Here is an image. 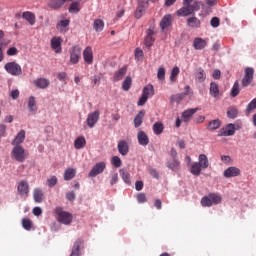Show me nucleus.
<instances>
[{"label": "nucleus", "mask_w": 256, "mask_h": 256, "mask_svg": "<svg viewBox=\"0 0 256 256\" xmlns=\"http://www.w3.org/2000/svg\"><path fill=\"white\" fill-rule=\"evenodd\" d=\"M255 75V70L253 68H246L245 74L242 79V87H249L253 82V76Z\"/></svg>", "instance_id": "obj_4"}, {"label": "nucleus", "mask_w": 256, "mask_h": 256, "mask_svg": "<svg viewBox=\"0 0 256 256\" xmlns=\"http://www.w3.org/2000/svg\"><path fill=\"white\" fill-rule=\"evenodd\" d=\"M239 93H241V89L239 88V81L236 80L233 84L230 95L231 97H237Z\"/></svg>", "instance_id": "obj_46"}, {"label": "nucleus", "mask_w": 256, "mask_h": 256, "mask_svg": "<svg viewBox=\"0 0 256 256\" xmlns=\"http://www.w3.org/2000/svg\"><path fill=\"white\" fill-rule=\"evenodd\" d=\"M99 110H96L90 114H88V117L86 119V123L88 125V127H90V129H93V127H95V125H97V122L99 121Z\"/></svg>", "instance_id": "obj_8"}, {"label": "nucleus", "mask_w": 256, "mask_h": 256, "mask_svg": "<svg viewBox=\"0 0 256 256\" xmlns=\"http://www.w3.org/2000/svg\"><path fill=\"white\" fill-rule=\"evenodd\" d=\"M180 73V70L177 66H175L172 71H171V74H170V81L171 83H175V81H177V76L179 75Z\"/></svg>", "instance_id": "obj_50"}, {"label": "nucleus", "mask_w": 256, "mask_h": 256, "mask_svg": "<svg viewBox=\"0 0 256 256\" xmlns=\"http://www.w3.org/2000/svg\"><path fill=\"white\" fill-rule=\"evenodd\" d=\"M219 137H231L235 135V124H228L225 128H222L219 133Z\"/></svg>", "instance_id": "obj_9"}, {"label": "nucleus", "mask_w": 256, "mask_h": 256, "mask_svg": "<svg viewBox=\"0 0 256 256\" xmlns=\"http://www.w3.org/2000/svg\"><path fill=\"white\" fill-rule=\"evenodd\" d=\"M142 95L145 97H153L155 95V90L153 88V85L148 84L147 86L144 87Z\"/></svg>", "instance_id": "obj_39"}, {"label": "nucleus", "mask_w": 256, "mask_h": 256, "mask_svg": "<svg viewBox=\"0 0 256 256\" xmlns=\"http://www.w3.org/2000/svg\"><path fill=\"white\" fill-rule=\"evenodd\" d=\"M69 23L70 21L69 20H61L57 26H56V29L58 31H60V33H65L67 31V27H69Z\"/></svg>", "instance_id": "obj_38"}, {"label": "nucleus", "mask_w": 256, "mask_h": 256, "mask_svg": "<svg viewBox=\"0 0 256 256\" xmlns=\"http://www.w3.org/2000/svg\"><path fill=\"white\" fill-rule=\"evenodd\" d=\"M147 99H149L147 96H144V94H142V96L140 97V99L138 100V107H143V105H145V103H147Z\"/></svg>", "instance_id": "obj_61"}, {"label": "nucleus", "mask_w": 256, "mask_h": 256, "mask_svg": "<svg viewBox=\"0 0 256 256\" xmlns=\"http://www.w3.org/2000/svg\"><path fill=\"white\" fill-rule=\"evenodd\" d=\"M63 5H65L64 0H50L49 2V7L52 9H60Z\"/></svg>", "instance_id": "obj_44"}, {"label": "nucleus", "mask_w": 256, "mask_h": 256, "mask_svg": "<svg viewBox=\"0 0 256 256\" xmlns=\"http://www.w3.org/2000/svg\"><path fill=\"white\" fill-rule=\"evenodd\" d=\"M49 80L45 78H38L34 80V85L38 87V89H47L49 87Z\"/></svg>", "instance_id": "obj_23"}, {"label": "nucleus", "mask_w": 256, "mask_h": 256, "mask_svg": "<svg viewBox=\"0 0 256 256\" xmlns=\"http://www.w3.org/2000/svg\"><path fill=\"white\" fill-rule=\"evenodd\" d=\"M58 221L59 223H63L64 225H71V221H73V216L66 211H57Z\"/></svg>", "instance_id": "obj_5"}, {"label": "nucleus", "mask_w": 256, "mask_h": 256, "mask_svg": "<svg viewBox=\"0 0 256 256\" xmlns=\"http://www.w3.org/2000/svg\"><path fill=\"white\" fill-rule=\"evenodd\" d=\"M93 29L97 33H100V31H103V29H105V22L103 20H101V19L94 20Z\"/></svg>", "instance_id": "obj_36"}, {"label": "nucleus", "mask_w": 256, "mask_h": 256, "mask_svg": "<svg viewBox=\"0 0 256 256\" xmlns=\"http://www.w3.org/2000/svg\"><path fill=\"white\" fill-rule=\"evenodd\" d=\"M219 127H221V120L219 119L211 120L207 125L208 131H216Z\"/></svg>", "instance_id": "obj_34"}, {"label": "nucleus", "mask_w": 256, "mask_h": 256, "mask_svg": "<svg viewBox=\"0 0 256 256\" xmlns=\"http://www.w3.org/2000/svg\"><path fill=\"white\" fill-rule=\"evenodd\" d=\"M81 249H83V240L77 239L73 244L70 256H81Z\"/></svg>", "instance_id": "obj_14"}, {"label": "nucleus", "mask_w": 256, "mask_h": 256, "mask_svg": "<svg viewBox=\"0 0 256 256\" xmlns=\"http://www.w3.org/2000/svg\"><path fill=\"white\" fill-rule=\"evenodd\" d=\"M83 59L88 65L93 64V49L91 48V46H88L84 49Z\"/></svg>", "instance_id": "obj_15"}, {"label": "nucleus", "mask_w": 256, "mask_h": 256, "mask_svg": "<svg viewBox=\"0 0 256 256\" xmlns=\"http://www.w3.org/2000/svg\"><path fill=\"white\" fill-rule=\"evenodd\" d=\"M223 201L221 195L217 193H210L207 196L202 197L201 205L202 207H213V205H219Z\"/></svg>", "instance_id": "obj_1"}, {"label": "nucleus", "mask_w": 256, "mask_h": 256, "mask_svg": "<svg viewBox=\"0 0 256 256\" xmlns=\"http://www.w3.org/2000/svg\"><path fill=\"white\" fill-rule=\"evenodd\" d=\"M197 164L200 165L202 169H207L209 167V158H207V155L200 154Z\"/></svg>", "instance_id": "obj_27"}, {"label": "nucleus", "mask_w": 256, "mask_h": 256, "mask_svg": "<svg viewBox=\"0 0 256 256\" xmlns=\"http://www.w3.org/2000/svg\"><path fill=\"white\" fill-rule=\"evenodd\" d=\"M17 53H19V51H18L17 48H15V47H11V48H9V49L7 50V55H8L9 57H13V56L17 55Z\"/></svg>", "instance_id": "obj_62"}, {"label": "nucleus", "mask_w": 256, "mask_h": 256, "mask_svg": "<svg viewBox=\"0 0 256 256\" xmlns=\"http://www.w3.org/2000/svg\"><path fill=\"white\" fill-rule=\"evenodd\" d=\"M28 110L33 115H37V101H35V97L31 96L28 99Z\"/></svg>", "instance_id": "obj_24"}, {"label": "nucleus", "mask_w": 256, "mask_h": 256, "mask_svg": "<svg viewBox=\"0 0 256 256\" xmlns=\"http://www.w3.org/2000/svg\"><path fill=\"white\" fill-rule=\"evenodd\" d=\"M211 27L217 28L219 25H221V21L219 20L218 17H213L210 21Z\"/></svg>", "instance_id": "obj_60"}, {"label": "nucleus", "mask_w": 256, "mask_h": 256, "mask_svg": "<svg viewBox=\"0 0 256 256\" xmlns=\"http://www.w3.org/2000/svg\"><path fill=\"white\" fill-rule=\"evenodd\" d=\"M199 111V108H192L187 109L182 113V119L183 121H190L191 117H193L194 113H197Z\"/></svg>", "instance_id": "obj_28"}, {"label": "nucleus", "mask_w": 256, "mask_h": 256, "mask_svg": "<svg viewBox=\"0 0 256 256\" xmlns=\"http://www.w3.org/2000/svg\"><path fill=\"white\" fill-rule=\"evenodd\" d=\"M22 19H25L29 23V25H35L36 17L31 11H26L22 13Z\"/></svg>", "instance_id": "obj_26"}, {"label": "nucleus", "mask_w": 256, "mask_h": 256, "mask_svg": "<svg viewBox=\"0 0 256 256\" xmlns=\"http://www.w3.org/2000/svg\"><path fill=\"white\" fill-rule=\"evenodd\" d=\"M47 185L50 188L55 187V185H57V176H51L50 178H48Z\"/></svg>", "instance_id": "obj_52"}, {"label": "nucleus", "mask_w": 256, "mask_h": 256, "mask_svg": "<svg viewBox=\"0 0 256 256\" xmlns=\"http://www.w3.org/2000/svg\"><path fill=\"white\" fill-rule=\"evenodd\" d=\"M237 115H239V110L236 106H230L227 110V117L229 119H235L237 118Z\"/></svg>", "instance_id": "obj_40"}, {"label": "nucleus", "mask_w": 256, "mask_h": 256, "mask_svg": "<svg viewBox=\"0 0 256 256\" xmlns=\"http://www.w3.org/2000/svg\"><path fill=\"white\" fill-rule=\"evenodd\" d=\"M119 181V174L113 172L110 175V185H115Z\"/></svg>", "instance_id": "obj_56"}, {"label": "nucleus", "mask_w": 256, "mask_h": 256, "mask_svg": "<svg viewBox=\"0 0 256 256\" xmlns=\"http://www.w3.org/2000/svg\"><path fill=\"white\" fill-rule=\"evenodd\" d=\"M22 227L26 231H31V229L33 228V222L28 218H23L22 219Z\"/></svg>", "instance_id": "obj_48"}, {"label": "nucleus", "mask_w": 256, "mask_h": 256, "mask_svg": "<svg viewBox=\"0 0 256 256\" xmlns=\"http://www.w3.org/2000/svg\"><path fill=\"white\" fill-rule=\"evenodd\" d=\"M138 143L142 146L149 145V136L144 131H139L137 135Z\"/></svg>", "instance_id": "obj_21"}, {"label": "nucleus", "mask_w": 256, "mask_h": 256, "mask_svg": "<svg viewBox=\"0 0 256 256\" xmlns=\"http://www.w3.org/2000/svg\"><path fill=\"white\" fill-rule=\"evenodd\" d=\"M210 95L215 98L219 97V84L218 83L212 82L210 84Z\"/></svg>", "instance_id": "obj_42"}, {"label": "nucleus", "mask_w": 256, "mask_h": 256, "mask_svg": "<svg viewBox=\"0 0 256 256\" xmlns=\"http://www.w3.org/2000/svg\"><path fill=\"white\" fill-rule=\"evenodd\" d=\"M25 141V130H21L12 141V145H21Z\"/></svg>", "instance_id": "obj_31"}, {"label": "nucleus", "mask_w": 256, "mask_h": 256, "mask_svg": "<svg viewBox=\"0 0 256 256\" xmlns=\"http://www.w3.org/2000/svg\"><path fill=\"white\" fill-rule=\"evenodd\" d=\"M106 164L105 162H98L92 167L89 172V177H97V175H101L105 171Z\"/></svg>", "instance_id": "obj_7"}, {"label": "nucleus", "mask_w": 256, "mask_h": 256, "mask_svg": "<svg viewBox=\"0 0 256 256\" xmlns=\"http://www.w3.org/2000/svg\"><path fill=\"white\" fill-rule=\"evenodd\" d=\"M172 23H173V17L171 16V14H167L161 19L160 28L162 29V31H165V29H167L168 27H171Z\"/></svg>", "instance_id": "obj_17"}, {"label": "nucleus", "mask_w": 256, "mask_h": 256, "mask_svg": "<svg viewBox=\"0 0 256 256\" xmlns=\"http://www.w3.org/2000/svg\"><path fill=\"white\" fill-rule=\"evenodd\" d=\"M167 167L168 169H171V171H179V169H181V162L177 159H172L167 162Z\"/></svg>", "instance_id": "obj_29"}, {"label": "nucleus", "mask_w": 256, "mask_h": 256, "mask_svg": "<svg viewBox=\"0 0 256 256\" xmlns=\"http://www.w3.org/2000/svg\"><path fill=\"white\" fill-rule=\"evenodd\" d=\"M112 165H114V167L119 168L122 165V161L121 158H119L118 156H113L112 157Z\"/></svg>", "instance_id": "obj_58"}, {"label": "nucleus", "mask_w": 256, "mask_h": 256, "mask_svg": "<svg viewBox=\"0 0 256 256\" xmlns=\"http://www.w3.org/2000/svg\"><path fill=\"white\" fill-rule=\"evenodd\" d=\"M32 212L33 215H35L36 217H40V215L43 214V210L41 209V207H34Z\"/></svg>", "instance_id": "obj_63"}, {"label": "nucleus", "mask_w": 256, "mask_h": 256, "mask_svg": "<svg viewBox=\"0 0 256 256\" xmlns=\"http://www.w3.org/2000/svg\"><path fill=\"white\" fill-rule=\"evenodd\" d=\"M28 155L29 154L25 151V148L21 145H17L12 149V156L16 161H18V163H23V161L27 159Z\"/></svg>", "instance_id": "obj_3"}, {"label": "nucleus", "mask_w": 256, "mask_h": 256, "mask_svg": "<svg viewBox=\"0 0 256 256\" xmlns=\"http://www.w3.org/2000/svg\"><path fill=\"white\" fill-rule=\"evenodd\" d=\"M178 17H189V15H193L191 8H189V4H184L182 8L177 10Z\"/></svg>", "instance_id": "obj_20"}, {"label": "nucleus", "mask_w": 256, "mask_h": 256, "mask_svg": "<svg viewBox=\"0 0 256 256\" xmlns=\"http://www.w3.org/2000/svg\"><path fill=\"white\" fill-rule=\"evenodd\" d=\"M77 175L75 168H67L64 172V181H71Z\"/></svg>", "instance_id": "obj_30"}, {"label": "nucleus", "mask_w": 256, "mask_h": 256, "mask_svg": "<svg viewBox=\"0 0 256 256\" xmlns=\"http://www.w3.org/2000/svg\"><path fill=\"white\" fill-rule=\"evenodd\" d=\"M135 59L137 61H142L143 60V50L141 48H136L134 51Z\"/></svg>", "instance_id": "obj_54"}, {"label": "nucleus", "mask_w": 256, "mask_h": 256, "mask_svg": "<svg viewBox=\"0 0 256 256\" xmlns=\"http://www.w3.org/2000/svg\"><path fill=\"white\" fill-rule=\"evenodd\" d=\"M143 181L138 180L135 182V189L136 191H142L143 190Z\"/></svg>", "instance_id": "obj_64"}, {"label": "nucleus", "mask_w": 256, "mask_h": 256, "mask_svg": "<svg viewBox=\"0 0 256 256\" xmlns=\"http://www.w3.org/2000/svg\"><path fill=\"white\" fill-rule=\"evenodd\" d=\"M85 145H87V140H85V137H83V136H79L74 141L75 149H83V147H85Z\"/></svg>", "instance_id": "obj_35"}, {"label": "nucleus", "mask_w": 256, "mask_h": 256, "mask_svg": "<svg viewBox=\"0 0 256 256\" xmlns=\"http://www.w3.org/2000/svg\"><path fill=\"white\" fill-rule=\"evenodd\" d=\"M146 37L144 39V45L146 47H153V43H155V38L153 37V35H155V32L151 29H148L146 31Z\"/></svg>", "instance_id": "obj_16"}, {"label": "nucleus", "mask_w": 256, "mask_h": 256, "mask_svg": "<svg viewBox=\"0 0 256 256\" xmlns=\"http://www.w3.org/2000/svg\"><path fill=\"white\" fill-rule=\"evenodd\" d=\"M186 25L190 27V29H199L201 27V20L196 16H191L187 18Z\"/></svg>", "instance_id": "obj_13"}, {"label": "nucleus", "mask_w": 256, "mask_h": 256, "mask_svg": "<svg viewBox=\"0 0 256 256\" xmlns=\"http://www.w3.org/2000/svg\"><path fill=\"white\" fill-rule=\"evenodd\" d=\"M196 79L199 81V83H203L205 81L206 76H205V70L204 69H199L197 74H196Z\"/></svg>", "instance_id": "obj_51"}, {"label": "nucleus", "mask_w": 256, "mask_h": 256, "mask_svg": "<svg viewBox=\"0 0 256 256\" xmlns=\"http://www.w3.org/2000/svg\"><path fill=\"white\" fill-rule=\"evenodd\" d=\"M253 109H256V98H254L248 105L246 108V113H251L253 111Z\"/></svg>", "instance_id": "obj_57"}, {"label": "nucleus", "mask_w": 256, "mask_h": 256, "mask_svg": "<svg viewBox=\"0 0 256 256\" xmlns=\"http://www.w3.org/2000/svg\"><path fill=\"white\" fill-rule=\"evenodd\" d=\"M223 175L226 177V179L231 177H239V175H241V170L235 166H231L224 171Z\"/></svg>", "instance_id": "obj_12"}, {"label": "nucleus", "mask_w": 256, "mask_h": 256, "mask_svg": "<svg viewBox=\"0 0 256 256\" xmlns=\"http://www.w3.org/2000/svg\"><path fill=\"white\" fill-rule=\"evenodd\" d=\"M136 199L138 203H147V195L145 193H138Z\"/></svg>", "instance_id": "obj_59"}, {"label": "nucleus", "mask_w": 256, "mask_h": 256, "mask_svg": "<svg viewBox=\"0 0 256 256\" xmlns=\"http://www.w3.org/2000/svg\"><path fill=\"white\" fill-rule=\"evenodd\" d=\"M133 83V79L131 76H127L125 80L122 82L123 91H129L131 89V85Z\"/></svg>", "instance_id": "obj_43"}, {"label": "nucleus", "mask_w": 256, "mask_h": 256, "mask_svg": "<svg viewBox=\"0 0 256 256\" xmlns=\"http://www.w3.org/2000/svg\"><path fill=\"white\" fill-rule=\"evenodd\" d=\"M157 78L159 81H165V69L163 67L158 68Z\"/></svg>", "instance_id": "obj_55"}, {"label": "nucleus", "mask_w": 256, "mask_h": 256, "mask_svg": "<svg viewBox=\"0 0 256 256\" xmlns=\"http://www.w3.org/2000/svg\"><path fill=\"white\" fill-rule=\"evenodd\" d=\"M193 47L194 49L201 51L202 49H205V47H207V41H205L203 38H195L193 41Z\"/></svg>", "instance_id": "obj_22"}, {"label": "nucleus", "mask_w": 256, "mask_h": 256, "mask_svg": "<svg viewBox=\"0 0 256 256\" xmlns=\"http://www.w3.org/2000/svg\"><path fill=\"white\" fill-rule=\"evenodd\" d=\"M63 43V38L61 37H53L51 39V48L53 49V51H55V53H61V51H63V48L61 47Z\"/></svg>", "instance_id": "obj_11"}, {"label": "nucleus", "mask_w": 256, "mask_h": 256, "mask_svg": "<svg viewBox=\"0 0 256 256\" xmlns=\"http://www.w3.org/2000/svg\"><path fill=\"white\" fill-rule=\"evenodd\" d=\"M18 193L22 197H29V183L27 181L22 180L18 183Z\"/></svg>", "instance_id": "obj_10"}, {"label": "nucleus", "mask_w": 256, "mask_h": 256, "mask_svg": "<svg viewBox=\"0 0 256 256\" xmlns=\"http://www.w3.org/2000/svg\"><path fill=\"white\" fill-rule=\"evenodd\" d=\"M187 95H189V93L176 94L171 97V102L172 103H181V101H183V99H185V97H187Z\"/></svg>", "instance_id": "obj_45"}, {"label": "nucleus", "mask_w": 256, "mask_h": 256, "mask_svg": "<svg viewBox=\"0 0 256 256\" xmlns=\"http://www.w3.org/2000/svg\"><path fill=\"white\" fill-rule=\"evenodd\" d=\"M4 69L6 73H9V75H12L13 77H21V75H23V68H21V65L15 61L7 62L4 65Z\"/></svg>", "instance_id": "obj_2"}, {"label": "nucleus", "mask_w": 256, "mask_h": 256, "mask_svg": "<svg viewBox=\"0 0 256 256\" xmlns=\"http://www.w3.org/2000/svg\"><path fill=\"white\" fill-rule=\"evenodd\" d=\"M201 5H203V3L194 1L192 4H188V7L190 8L192 14L195 15V11H199V9H201Z\"/></svg>", "instance_id": "obj_47"}, {"label": "nucleus", "mask_w": 256, "mask_h": 256, "mask_svg": "<svg viewBox=\"0 0 256 256\" xmlns=\"http://www.w3.org/2000/svg\"><path fill=\"white\" fill-rule=\"evenodd\" d=\"M124 75H127V68L126 67H122L117 72H115V74L113 76V81H115V82L121 81V79H123Z\"/></svg>", "instance_id": "obj_33"}, {"label": "nucleus", "mask_w": 256, "mask_h": 256, "mask_svg": "<svg viewBox=\"0 0 256 256\" xmlns=\"http://www.w3.org/2000/svg\"><path fill=\"white\" fill-rule=\"evenodd\" d=\"M148 6H149V2H142L138 5L135 11L136 19H141V17H143V13H145V9H147Z\"/></svg>", "instance_id": "obj_19"}, {"label": "nucleus", "mask_w": 256, "mask_h": 256, "mask_svg": "<svg viewBox=\"0 0 256 256\" xmlns=\"http://www.w3.org/2000/svg\"><path fill=\"white\" fill-rule=\"evenodd\" d=\"M163 123H160V122H156L154 123L153 125V131L155 133V135H161V133H163Z\"/></svg>", "instance_id": "obj_49"}, {"label": "nucleus", "mask_w": 256, "mask_h": 256, "mask_svg": "<svg viewBox=\"0 0 256 256\" xmlns=\"http://www.w3.org/2000/svg\"><path fill=\"white\" fill-rule=\"evenodd\" d=\"M202 167L201 165H199L197 162H194L191 167H190V173L192 175H195L196 177L201 175V171H202Z\"/></svg>", "instance_id": "obj_37"}, {"label": "nucleus", "mask_w": 256, "mask_h": 256, "mask_svg": "<svg viewBox=\"0 0 256 256\" xmlns=\"http://www.w3.org/2000/svg\"><path fill=\"white\" fill-rule=\"evenodd\" d=\"M33 198H34L35 203H43V200L45 199L43 190H41L39 188L34 189Z\"/></svg>", "instance_id": "obj_25"}, {"label": "nucleus", "mask_w": 256, "mask_h": 256, "mask_svg": "<svg viewBox=\"0 0 256 256\" xmlns=\"http://www.w3.org/2000/svg\"><path fill=\"white\" fill-rule=\"evenodd\" d=\"M79 59H81V47L74 46L70 50V62L73 65H77V63H79Z\"/></svg>", "instance_id": "obj_6"}, {"label": "nucleus", "mask_w": 256, "mask_h": 256, "mask_svg": "<svg viewBox=\"0 0 256 256\" xmlns=\"http://www.w3.org/2000/svg\"><path fill=\"white\" fill-rule=\"evenodd\" d=\"M70 13H79V2H73L69 7Z\"/></svg>", "instance_id": "obj_53"}, {"label": "nucleus", "mask_w": 256, "mask_h": 256, "mask_svg": "<svg viewBox=\"0 0 256 256\" xmlns=\"http://www.w3.org/2000/svg\"><path fill=\"white\" fill-rule=\"evenodd\" d=\"M117 149L120 155L125 156L127 153H129V143H127L125 140H120L118 141Z\"/></svg>", "instance_id": "obj_18"}, {"label": "nucleus", "mask_w": 256, "mask_h": 256, "mask_svg": "<svg viewBox=\"0 0 256 256\" xmlns=\"http://www.w3.org/2000/svg\"><path fill=\"white\" fill-rule=\"evenodd\" d=\"M120 176L126 185H131V174L125 169L120 170Z\"/></svg>", "instance_id": "obj_41"}, {"label": "nucleus", "mask_w": 256, "mask_h": 256, "mask_svg": "<svg viewBox=\"0 0 256 256\" xmlns=\"http://www.w3.org/2000/svg\"><path fill=\"white\" fill-rule=\"evenodd\" d=\"M145 117V111L142 110L140 111L134 118V126L137 127H141V125H143V118Z\"/></svg>", "instance_id": "obj_32"}]
</instances>
